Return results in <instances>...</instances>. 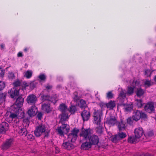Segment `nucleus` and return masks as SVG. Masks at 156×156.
I'll list each match as a JSON object with an SVG mask.
<instances>
[{
  "label": "nucleus",
  "mask_w": 156,
  "mask_h": 156,
  "mask_svg": "<svg viewBox=\"0 0 156 156\" xmlns=\"http://www.w3.org/2000/svg\"><path fill=\"white\" fill-rule=\"evenodd\" d=\"M79 131V129L76 127L74 128L68 135V141H70L71 143H74L78 137V134Z\"/></svg>",
  "instance_id": "obj_1"
},
{
  "label": "nucleus",
  "mask_w": 156,
  "mask_h": 156,
  "mask_svg": "<svg viewBox=\"0 0 156 156\" xmlns=\"http://www.w3.org/2000/svg\"><path fill=\"white\" fill-rule=\"evenodd\" d=\"M47 126L44 124H41L36 127L34 131L35 136L39 137L43 133L45 132L46 130Z\"/></svg>",
  "instance_id": "obj_2"
},
{
  "label": "nucleus",
  "mask_w": 156,
  "mask_h": 156,
  "mask_svg": "<svg viewBox=\"0 0 156 156\" xmlns=\"http://www.w3.org/2000/svg\"><path fill=\"white\" fill-rule=\"evenodd\" d=\"M102 115V113L101 111L94 109L93 115L94 120V122L97 125L100 124L101 122V117Z\"/></svg>",
  "instance_id": "obj_3"
},
{
  "label": "nucleus",
  "mask_w": 156,
  "mask_h": 156,
  "mask_svg": "<svg viewBox=\"0 0 156 156\" xmlns=\"http://www.w3.org/2000/svg\"><path fill=\"white\" fill-rule=\"evenodd\" d=\"M69 126L67 124L62 123V125L59 127H58L56 129L58 134L61 136L64 135V133H67L69 130Z\"/></svg>",
  "instance_id": "obj_4"
},
{
  "label": "nucleus",
  "mask_w": 156,
  "mask_h": 156,
  "mask_svg": "<svg viewBox=\"0 0 156 156\" xmlns=\"http://www.w3.org/2000/svg\"><path fill=\"white\" fill-rule=\"evenodd\" d=\"M144 109L146 112L149 113L154 112L155 111L154 102L150 101L146 103L144 106Z\"/></svg>",
  "instance_id": "obj_5"
},
{
  "label": "nucleus",
  "mask_w": 156,
  "mask_h": 156,
  "mask_svg": "<svg viewBox=\"0 0 156 156\" xmlns=\"http://www.w3.org/2000/svg\"><path fill=\"white\" fill-rule=\"evenodd\" d=\"M13 139L10 138L6 140L3 143L2 146V149L3 150H6L9 148L13 144Z\"/></svg>",
  "instance_id": "obj_6"
},
{
  "label": "nucleus",
  "mask_w": 156,
  "mask_h": 156,
  "mask_svg": "<svg viewBox=\"0 0 156 156\" xmlns=\"http://www.w3.org/2000/svg\"><path fill=\"white\" fill-rule=\"evenodd\" d=\"M37 101V98L34 94H32L28 95L27 98V101L28 104L32 106L35 105V103Z\"/></svg>",
  "instance_id": "obj_7"
},
{
  "label": "nucleus",
  "mask_w": 156,
  "mask_h": 156,
  "mask_svg": "<svg viewBox=\"0 0 156 156\" xmlns=\"http://www.w3.org/2000/svg\"><path fill=\"white\" fill-rule=\"evenodd\" d=\"M117 121L116 118L114 116L111 115L106 118L105 123L110 126H113L116 124Z\"/></svg>",
  "instance_id": "obj_8"
},
{
  "label": "nucleus",
  "mask_w": 156,
  "mask_h": 156,
  "mask_svg": "<svg viewBox=\"0 0 156 156\" xmlns=\"http://www.w3.org/2000/svg\"><path fill=\"white\" fill-rule=\"evenodd\" d=\"M89 141L92 145H96L99 142V138L98 136L96 135H92L88 137Z\"/></svg>",
  "instance_id": "obj_9"
},
{
  "label": "nucleus",
  "mask_w": 156,
  "mask_h": 156,
  "mask_svg": "<svg viewBox=\"0 0 156 156\" xmlns=\"http://www.w3.org/2000/svg\"><path fill=\"white\" fill-rule=\"evenodd\" d=\"M9 129V125L6 122H3L0 124V133L5 134Z\"/></svg>",
  "instance_id": "obj_10"
},
{
  "label": "nucleus",
  "mask_w": 156,
  "mask_h": 156,
  "mask_svg": "<svg viewBox=\"0 0 156 156\" xmlns=\"http://www.w3.org/2000/svg\"><path fill=\"white\" fill-rule=\"evenodd\" d=\"M91 135V132L90 130L89 129H83L80 133V137H82L83 138L86 140Z\"/></svg>",
  "instance_id": "obj_11"
},
{
  "label": "nucleus",
  "mask_w": 156,
  "mask_h": 156,
  "mask_svg": "<svg viewBox=\"0 0 156 156\" xmlns=\"http://www.w3.org/2000/svg\"><path fill=\"white\" fill-rule=\"evenodd\" d=\"M81 115L83 121H87L90 119V112L88 110H84L81 112Z\"/></svg>",
  "instance_id": "obj_12"
},
{
  "label": "nucleus",
  "mask_w": 156,
  "mask_h": 156,
  "mask_svg": "<svg viewBox=\"0 0 156 156\" xmlns=\"http://www.w3.org/2000/svg\"><path fill=\"white\" fill-rule=\"evenodd\" d=\"M134 133L135 136L139 139L144 134L143 129L142 127L137 128L135 129Z\"/></svg>",
  "instance_id": "obj_13"
},
{
  "label": "nucleus",
  "mask_w": 156,
  "mask_h": 156,
  "mask_svg": "<svg viewBox=\"0 0 156 156\" xmlns=\"http://www.w3.org/2000/svg\"><path fill=\"white\" fill-rule=\"evenodd\" d=\"M41 109L47 113H50L52 110V108L51 107L49 103H43L41 105Z\"/></svg>",
  "instance_id": "obj_14"
},
{
  "label": "nucleus",
  "mask_w": 156,
  "mask_h": 156,
  "mask_svg": "<svg viewBox=\"0 0 156 156\" xmlns=\"http://www.w3.org/2000/svg\"><path fill=\"white\" fill-rule=\"evenodd\" d=\"M72 143L70 141H64L63 143L62 146V147L65 149H67L68 150H70L74 148V146L72 144Z\"/></svg>",
  "instance_id": "obj_15"
},
{
  "label": "nucleus",
  "mask_w": 156,
  "mask_h": 156,
  "mask_svg": "<svg viewBox=\"0 0 156 156\" xmlns=\"http://www.w3.org/2000/svg\"><path fill=\"white\" fill-rule=\"evenodd\" d=\"M37 111V108L35 105L31 106L30 109L27 111V113L30 117L34 116L36 114V112Z\"/></svg>",
  "instance_id": "obj_16"
},
{
  "label": "nucleus",
  "mask_w": 156,
  "mask_h": 156,
  "mask_svg": "<svg viewBox=\"0 0 156 156\" xmlns=\"http://www.w3.org/2000/svg\"><path fill=\"white\" fill-rule=\"evenodd\" d=\"M92 144L89 141H86L82 144L81 146V148L82 149L87 150H89L92 147Z\"/></svg>",
  "instance_id": "obj_17"
},
{
  "label": "nucleus",
  "mask_w": 156,
  "mask_h": 156,
  "mask_svg": "<svg viewBox=\"0 0 156 156\" xmlns=\"http://www.w3.org/2000/svg\"><path fill=\"white\" fill-rule=\"evenodd\" d=\"M8 93L10 95L11 98H14L15 97L19 95V90L16 89H11Z\"/></svg>",
  "instance_id": "obj_18"
},
{
  "label": "nucleus",
  "mask_w": 156,
  "mask_h": 156,
  "mask_svg": "<svg viewBox=\"0 0 156 156\" xmlns=\"http://www.w3.org/2000/svg\"><path fill=\"white\" fill-rule=\"evenodd\" d=\"M24 102V98L21 96H19L17 98L15 105L18 108H20L23 105Z\"/></svg>",
  "instance_id": "obj_19"
},
{
  "label": "nucleus",
  "mask_w": 156,
  "mask_h": 156,
  "mask_svg": "<svg viewBox=\"0 0 156 156\" xmlns=\"http://www.w3.org/2000/svg\"><path fill=\"white\" fill-rule=\"evenodd\" d=\"M127 141L128 143L130 144H135L138 142V139L135 136H131L128 137Z\"/></svg>",
  "instance_id": "obj_20"
},
{
  "label": "nucleus",
  "mask_w": 156,
  "mask_h": 156,
  "mask_svg": "<svg viewBox=\"0 0 156 156\" xmlns=\"http://www.w3.org/2000/svg\"><path fill=\"white\" fill-rule=\"evenodd\" d=\"M141 111L137 110L134 113L132 116L133 119L136 121L139 120L140 118Z\"/></svg>",
  "instance_id": "obj_21"
},
{
  "label": "nucleus",
  "mask_w": 156,
  "mask_h": 156,
  "mask_svg": "<svg viewBox=\"0 0 156 156\" xmlns=\"http://www.w3.org/2000/svg\"><path fill=\"white\" fill-rule=\"evenodd\" d=\"M116 125L119 131H121L125 129V123L122 120H121L120 122L117 121Z\"/></svg>",
  "instance_id": "obj_22"
},
{
  "label": "nucleus",
  "mask_w": 156,
  "mask_h": 156,
  "mask_svg": "<svg viewBox=\"0 0 156 156\" xmlns=\"http://www.w3.org/2000/svg\"><path fill=\"white\" fill-rule=\"evenodd\" d=\"M144 93V90L141 87L137 88L136 91V95L138 97H140L143 96Z\"/></svg>",
  "instance_id": "obj_23"
},
{
  "label": "nucleus",
  "mask_w": 156,
  "mask_h": 156,
  "mask_svg": "<svg viewBox=\"0 0 156 156\" xmlns=\"http://www.w3.org/2000/svg\"><path fill=\"white\" fill-rule=\"evenodd\" d=\"M59 110L62 113L66 112V111L68 110L67 106L65 104L62 103L59 105Z\"/></svg>",
  "instance_id": "obj_24"
},
{
  "label": "nucleus",
  "mask_w": 156,
  "mask_h": 156,
  "mask_svg": "<svg viewBox=\"0 0 156 156\" xmlns=\"http://www.w3.org/2000/svg\"><path fill=\"white\" fill-rule=\"evenodd\" d=\"M121 140L118 135L117 134L112 136L111 138V141L115 143H117Z\"/></svg>",
  "instance_id": "obj_25"
},
{
  "label": "nucleus",
  "mask_w": 156,
  "mask_h": 156,
  "mask_svg": "<svg viewBox=\"0 0 156 156\" xmlns=\"http://www.w3.org/2000/svg\"><path fill=\"white\" fill-rule=\"evenodd\" d=\"M61 116L60 122L62 123L66 120L69 118L68 114L66 112L62 113V114H61Z\"/></svg>",
  "instance_id": "obj_26"
},
{
  "label": "nucleus",
  "mask_w": 156,
  "mask_h": 156,
  "mask_svg": "<svg viewBox=\"0 0 156 156\" xmlns=\"http://www.w3.org/2000/svg\"><path fill=\"white\" fill-rule=\"evenodd\" d=\"M107 108L110 109H112L115 106V104L114 101H111L108 103H107Z\"/></svg>",
  "instance_id": "obj_27"
},
{
  "label": "nucleus",
  "mask_w": 156,
  "mask_h": 156,
  "mask_svg": "<svg viewBox=\"0 0 156 156\" xmlns=\"http://www.w3.org/2000/svg\"><path fill=\"white\" fill-rule=\"evenodd\" d=\"M134 92V87H128L127 88L126 94L128 96H130L133 94Z\"/></svg>",
  "instance_id": "obj_28"
},
{
  "label": "nucleus",
  "mask_w": 156,
  "mask_h": 156,
  "mask_svg": "<svg viewBox=\"0 0 156 156\" xmlns=\"http://www.w3.org/2000/svg\"><path fill=\"white\" fill-rule=\"evenodd\" d=\"M125 112H129L133 110V106L132 104H129L126 105L124 108Z\"/></svg>",
  "instance_id": "obj_29"
},
{
  "label": "nucleus",
  "mask_w": 156,
  "mask_h": 156,
  "mask_svg": "<svg viewBox=\"0 0 156 156\" xmlns=\"http://www.w3.org/2000/svg\"><path fill=\"white\" fill-rule=\"evenodd\" d=\"M68 110L71 114H74L77 111V109L75 105H71L68 109Z\"/></svg>",
  "instance_id": "obj_30"
},
{
  "label": "nucleus",
  "mask_w": 156,
  "mask_h": 156,
  "mask_svg": "<svg viewBox=\"0 0 156 156\" xmlns=\"http://www.w3.org/2000/svg\"><path fill=\"white\" fill-rule=\"evenodd\" d=\"M32 75V72L30 70H28L25 73L24 76L27 79L30 78Z\"/></svg>",
  "instance_id": "obj_31"
},
{
  "label": "nucleus",
  "mask_w": 156,
  "mask_h": 156,
  "mask_svg": "<svg viewBox=\"0 0 156 156\" xmlns=\"http://www.w3.org/2000/svg\"><path fill=\"white\" fill-rule=\"evenodd\" d=\"M117 134L118 135L121 140H122V139L124 138L127 136V135L125 133L121 131H119L117 133Z\"/></svg>",
  "instance_id": "obj_32"
},
{
  "label": "nucleus",
  "mask_w": 156,
  "mask_h": 156,
  "mask_svg": "<svg viewBox=\"0 0 156 156\" xmlns=\"http://www.w3.org/2000/svg\"><path fill=\"white\" fill-rule=\"evenodd\" d=\"M98 126L96 128V132L98 134H101L103 132V127L102 125L101 124V123L100 124H98Z\"/></svg>",
  "instance_id": "obj_33"
},
{
  "label": "nucleus",
  "mask_w": 156,
  "mask_h": 156,
  "mask_svg": "<svg viewBox=\"0 0 156 156\" xmlns=\"http://www.w3.org/2000/svg\"><path fill=\"white\" fill-rule=\"evenodd\" d=\"M20 133L21 135L26 136L27 134V129L24 127L21 128L20 131Z\"/></svg>",
  "instance_id": "obj_34"
},
{
  "label": "nucleus",
  "mask_w": 156,
  "mask_h": 156,
  "mask_svg": "<svg viewBox=\"0 0 156 156\" xmlns=\"http://www.w3.org/2000/svg\"><path fill=\"white\" fill-rule=\"evenodd\" d=\"M6 94L2 93L0 94V104L3 103L5 101Z\"/></svg>",
  "instance_id": "obj_35"
},
{
  "label": "nucleus",
  "mask_w": 156,
  "mask_h": 156,
  "mask_svg": "<svg viewBox=\"0 0 156 156\" xmlns=\"http://www.w3.org/2000/svg\"><path fill=\"white\" fill-rule=\"evenodd\" d=\"M73 99L75 102H77L80 99V97L78 96L77 92H75L73 94Z\"/></svg>",
  "instance_id": "obj_36"
},
{
  "label": "nucleus",
  "mask_w": 156,
  "mask_h": 156,
  "mask_svg": "<svg viewBox=\"0 0 156 156\" xmlns=\"http://www.w3.org/2000/svg\"><path fill=\"white\" fill-rule=\"evenodd\" d=\"M79 105L80 108H83L86 106V102L85 101L81 99L80 101Z\"/></svg>",
  "instance_id": "obj_37"
},
{
  "label": "nucleus",
  "mask_w": 156,
  "mask_h": 156,
  "mask_svg": "<svg viewBox=\"0 0 156 156\" xmlns=\"http://www.w3.org/2000/svg\"><path fill=\"white\" fill-rule=\"evenodd\" d=\"M50 96L48 95H42L41 96V99L44 102L45 101H48Z\"/></svg>",
  "instance_id": "obj_38"
},
{
  "label": "nucleus",
  "mask_w": 156,
  "mask_h": 156,
  "mask_svg": "<svg viewBox=\"0 0 156 156\" xmlns=\"http://www.w3.org/2000/svg\"><path fill=\"white\" fill-rule=\"evenodd\" d=\"M136 105L139 108H141L143 105V103L141 99H136Z\"/></svg>",
  "instance_id": "obj_39"
},
{
  "label": "nucleus",
  "mask_w": 156,
  "mask_h": 156,
  "mask_svg": "<svg viewBox=\"0 0 156 156\" xmlns=\"http://www.w3.org/2000/svg\"><path fill=\"white\" fill-rule=\"evenodd\" d=\"M126 93H125L124 91L122 90L119 95V98H122L124 99L126 98Z\"/></svg>",
  "instance_id": "obj_40"
},
{
  "label": "nucleus",
  "mask_w": 156,
  "mask_h": 156,
  "mask_svg": "<svg viewBox=\"0 0 156 156\" xmlns=\"http://www.w3.org/2000/svg\"><path fill=\"white\" fill-rule=\"evenodd\" d=\"M113 97V94L112 92L110 91L106 94V98L108 99H112Z\"/></svg>",
  "instance_id": "obj_41"
},
{
  "label": "nucleus",
  "mask_w": 156,
  "mask_h": 156,
  "mask_svg": "<svg viewBox=\"0 0 156 156\" xmlns=\"http://www.w3.org/2000/svg\"><path fill=\"white\" fill-rule=\"evenodd\" d=\"M10 115L9 117L12 120L13 119L17 118V115L16 114L12 113V112H9Z\"/></svg>",
  "instance_id": "obj_42"
},
{
  "label": "nucleus",
  "mask_w": 156,
  "mask_h": 156,
  "mask_svg": "<svg viewBox=\"0 0 156 156\" xmlns=\"http://www.w3.org/2000/svg\"><path fill=\"white\" fill-rule=\"evenodd\" d=\"M5 84L4 82L0 81V91L2 90L5 87Z\"/></svg>",
  "instance_id": "obj_43"
},
{
  "label": "nucleus",
  "mask_w": 156,
  "mask_h": 156,
  "mask_svg": "<svg viewBox=\"0 0 156 156\" xmlns=\"http://www.w3.org/2000/svg\"><path fill=\"white\" fill-rule=\"evenodd\" d=\"M144 85L146 87H149L151 85V81L148 80H146L144 82Z\"/></svg>",
  "instance_id": "obj_44"
},
{
  "label": "nucleus",
  "mask_w": 156,
  "mask_h": 156,
  "mask_svg": "<svg viewBox=\"0 0 156 156\" xmlns=\"http://www.w3.org/2000/svg\"><path fill=\"white\" fill-rule=\"evenodd\" d=\"M133 120H134L133 119L132 117H130L127 119V122L128 124L131 125L133 124Z\"/></svg>",
  "instance_id": "obj_45"
},
{
  "label": "nucleus",
  "mask_w": 156,
  "mask_h": 156,
  "mask_svg": "<svg viewBox=\"0 0 156 156\" xmlns=\"http://www.w3.org/2000/svg\"><path fill=\"white\" fill-rule=\"evenodd\" d=\"M57 101L55 97H50L48 101L55 104Z\"/></svg>",
  "instance_id": "obj_46"
},
{
  "label": "nucleus",
  "mask_w": 156,
  "mask_h": 156,
  "mask_svg": "<svg viewBox=\"0 0 156 156\" xmlns=\"http://www.w3.org/2000/svg\"><path fill=\"white\" fill-rule=\"evenodd\" d=\"M38 78L41 80H45L46 79V77L44 74H42L39 76Z\"/></svg>",
  "instance_id": "obj_47"
},
{
  "label": "nucleus",
  "mask_w": 156,
  "mask_h": 156,
  "mask_svg": "<svg viewBox=\"0 0 156 156\" xmlns=\"http://www.w3.org/2000/svg\"><path fill=\"white\" fill-rule=\"evenodd\" d=\"M8 76L9 78L10 79H13L15 78L14 74L12 73H9Z\"/></svg>",
  "instance_id": "obj_48"
},
{
  "label": "nucleus",
  "mask_w": 156,
  "mask_h": 156,
  "mask_svg": "<svg viewBox=\"0 0 156 156\" xmlns=\"http://www.w3.org/2000/svg\"><path fill=\"white\" fill-rule=\"evenodd\" d=\"M140 113V118L145 119L147 118V115L144 112L141 111Z\"/></svg>",
  "instance_id": "obj_49"
},
{
  "label": "nucleus",
  "mask_w": 156,
  "mask_h": 156,
  "mask_svg": "<svg viewBox=\"0 0 156 156\" xmlns=\"http://www.w3.org/2000/svg\"><path fill=\"white\" fill-rule=\"evenodd\" d=\"M34 138V136L32 134H29L27 136L28 139L30 141L33 140Z\"/></svg>",
  "instance_id": "obj_50"
},
{
  "label": "nucleus",
  "mask_w": 156,
  "mask_h": 156,
  "mask_svg": "<svg viewBox=\"0 0 156 156\" xmlns=\"http://www.w3.org/2000/svg\"><path fill=\"white\" fill-rule=\"evenodd\" d=\"M150 73V74H151V70L150 69H146L144 71V75L147 76H149V74Z\"/></svg>",
  "instance_id": "obj_51"
},
{
  "label": "nucleus",
  "mask_w": 156,
  "mask_h": 156,
  "mask_svg": "<svg viewBox=\"0 0 156 156\" xmlns=\"http://www.w3.org/2000/svg\"><path fill=\"white\" fill-rule=\"evenodd\" d=\"M21 83L20 81H15L13 83V84L15 87H18L20 86V85Z\"/></svg>",
  "instance_id": "obj_52"
},
{
  "label": "nucleus",
  "mask_w": 156,
  "mask_h": 156,
  "mask_svg": "<svg viewBox=\"0 0 156 156\" xmlns=\"http://www.w3.org/2000/svg\"><path fill=\"white\" fill-rule=\"evenodd\" d=\"M101 108H104L106 107H107L106 103H105L103 102H101L99 104Z\"/></svg>",
  "instance_id": "obj_53"
},
{
  "label": "nucleus",
  "mask_w": 156,
  "mask_h": 156,
  "mask_svg": "<svg viewBox=\"0 0 156 156\" xmlns=\"http://www.w3.org/2000/svg\"><path fill=\"white\" fill-rule=\"evenodd\" d=\"M4 74V70L0 68V77H2Z\"/></svg>",
  "instance_id": "obj_54"
},
{
  "label": "nucleus",
  "mask_w": 156,
  "mask_h": 156,
  "mask_svg": "<svg viewBox=\"0 0 156 156\" xmlns=\"http://www.w3.org/2000/svg\"><path fill=\"white\" fill-rule=\"evenodd\" d=\"M42 114L41 112H39L38 113L37 116L38 119L41 120L42 117Z\"/></svg>",
  "instance_id": "obj_55"
},
{
  "label": "nucleus",
  "mask_w": 156,
  "mask_h": 156,
  "mask_svg": "<svg viewBox=\"0 0 156 156\" xmlns=\"http://www.w3.org/2000/svg\"><path fill=\"white\" fill-rule=\"evenodd\" d=\"M45 87L46 89L48 90L52 89V86L51 85L48 84L47 86Z\"/></svg>",
  "instance_id": "obj_56"
},
{
  "label": "nucleus",
  "mask_w": 156,
  "mask_h": 156,
  "mask_svg": "<svg viewBox=\"0 0 156 156\" xmlns=\"http://www.w3.org/2000/svg\"><path fill=\"white\" fill-rule=\"evenodd\" d=\"M147 134L149 136L151 137L153 136L154 135V133L153 131H150L148 132Z\"/></svg>",
  "instance_id": "obj_57"
},
{
  "label": "nucleus",
  "mask_w": 156,
  "mask_h": 156,
  "mask_svg": "<svg viewBox=\"0 0 156 156\" xmlns=\"http://www.w3.org/2000/svg\"><path fill=\"white\" fill-rule=\"evenodd\" d=\"M28 86L29 84L27 83L26 82H24L23 83V87L25 89H26V87Z\"/></svg>",
  "instance_id": "obj_58"
},
{
  "label": "nucleus",
  "mask_w": 156,
  "mask_h": 156,
  "mask_svg": "<svg viewBox=\"0 0 156 156\" xmlns=\"http://www.w3.org/2000/svg\"><path fill=\"white\" fill-rule=\"evenodd\" d=\"M44 133H45L44 137H48L49 136V132L46 131Z\"/></svg>",
  "instance_id": "obj_59"
},
{
  "label": "nucleus",
  "mask_w": 156,
  "mask_h": 156,
  "mask_svg": "<svg viewBox=\"0 0 156 156\" xmlns=\"http://www.w3.org/2000/svg\"><path fill=\"white\" fill-rule=\"evenodd\" d=\"M18 57H22L23 56L22 53L21 52H19L17 54Z\"/></svg>",
  "instance_id": "obj_60"
},
{
  "label": "nucleus",
  "mask_w": 156,
  "mask_h": 156,
  "mask_svg": "<svg viewBox=\"0 0 156 156\" xmlns=\"http://www.w3.org/2000/svg\"><path fill=\"white\" fill-rule=\"evenodd\" d=\"M21 117L24 118L25 117V113L24 112H22L21 113Z\"/></svg>",
  "instance_id": "obj_61"
},
{
  "label": "nucleus",
  "mask_w": 156,
  "mask_h": 156,
  "mask_svg": "<svg viewBox=\"0 0 156 156\" xmlns=\"http://www.w3.org/2000/svg\"><path fill=\"white\" fill-rule=\"evenodd\" d=\"M141 156H151V155L149 153H146L144 154H142Z\"/></svg>",
  "instance_id": "obj_62"
},
{
  "label": "nucleus",
  "mask_w": 156,
  "mask_h": 156,
  "mask_svg": "<svg viewBox=\"0 0 156 156\" xmlns=\"http://www.w3.org/2000/svg\"><path fill=\"white\" fill-rule=\"evenodd\" d=\"M135 84H136V85H139L140 84V82L138 81H137V80H136L135 81Z\"/></svg>",
  "instance_id": "obj_63"
},
{
  "label": "nucleus",
  "mask_w": 156,
  "mask_h": 156,
  "mask_svg": "<svg viewBox=\"0 0 156 156\" xmlns=\"http://www.w3.org/2000/svg\"><path fill=\"white\" fill-rule=\"evenodd\" d=\"M0 47L2 49H4L5 47V45L4 44H2L0 45Z\"/></svg>",
  "instance_id": "obj_64"
}]
</instances>
